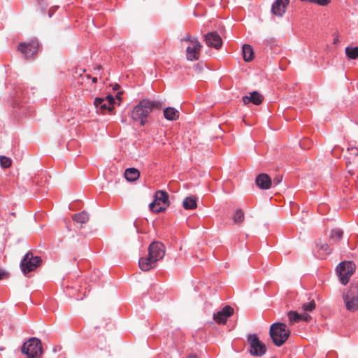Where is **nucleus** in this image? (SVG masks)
Returning <instances> with one entry per match:
<instances>
[{"label": "nucleus", "mask_w": 358, "mask_h": 358, "mask_svg": "<svg viewBox=\"0 0 358 358\" xmlns=\"http://www.w3.org/2000/svg\"><path fill=\"white\" fill-rule=\"evenodd\" d=\"M273 358H275V357H273Z\"/></svg>", "instance_id": "nucleus-42"}, {"label": "nucleus", "mask_w": 358, "mask_h": 358, "mask_svg": "<svg viewBox=\"0 0 358 358\" xmlns=\"http://www.w3.org/2000/svg\"><path fill=\"white\" fill-rule=\"evenodd\" d=\"M182 42L186 43V57L189 61L198 60L200 57V52L202 48L201 44L195 37L187 34L181 39Z\"/></svg>", "instance_id": "nucleus-3"}, {"label": "nucleus", "mask_w": 358, "mask_h": 358, "mask_svg": "<svg viewBox=\"0 0 358 358\" xmlns=\"http://www.w3.org/2000/svg\"><path fill=\"white\" fill-rule=\"evenodd\" d=\"M355 264L352 262H343L337 266L336 271L340 281L346 285L355 271Z\"/></svg>", "instance_id": "nucleus-7"}, {"label": "nucleus", "mask_w": 358, "mask_h": 358, "mask_svg": "<svg viewBox=\"0 0 358 358\" xmlns=\"http://www.w3.org/2000/svg\"><path fill=\"white\" fill-rule=\"evenodd\" d=\"M187 358H198L196 355H189Z\"/></svg>", "instance_id": "nucleus-37"}, {"label": "nucleus", "mask_w": 358, "mask_h": 358, "mask_svg": "<svg viewBox=\"0 0 358 358\" xmlns=\"http://www.w3.org/2000/svg\"><path fill=\"white\" fill-rule=\"evenodd\" d=\"M73 220L80 224H85L89 220V215L85 211L74 214L72 217Z\"/></svg>", "instance_id": "nucleus-27"}, {"label": "nucleus", "mask_w": 358, "mask_h": 358, "mask_svg": "<svg viewBox=\"0 0 358 358\" xmlns=\"http://www.w3.org/2000/svg\"><path fill=\"white\" fill-rule=\"evenodd\" d=\"M205 41L208 46L219 49L222 45L221 37L215 32L208 33L205 36Z\"/></svg>", "instance_id": "nucleus-14"}, {"label": "nucleus", "mask_w": 358, "mask_h": 358, "mask_svg": "<svg viewBox=\"0 0 358 358\" xmlns=\"http://www.w3.org/2000/svg\"><path fill=\"white\" fill-rule=\"evenodd\" d=\"M317 248L315 251V256L321 259H325L331 252L329 245L326 243L320 241L317 243Z\"/></svg>", "instance_id": "nucleus-15"}, {"label": "nucleus", "mask_w": 358, "mask_h": 358, "mask_svg": "<svg viewBox=\"0 0 358 358\" xmlns=\"http://www.w3.org/2000/svg\"><path fill=\"white\" fill-rule=\"evenodd\" d=\"M269 333L273 343L281 346L289 337L290 330L285 323L277 322L271 324Z\"/></svg>", "instance_id": "nucleus-2"}, {"label": "nucleus", "mask_w": 358, "mask_h": 358, "mask_svg": "<svg viewBox=\"0 0 358 358\" xmlns=\"http://www.w3.org/2000/svg\"><path fill=\"white\" fill-rule=\"evenodd\" d=\"M263 101L264 96L256 91L250 92L248 96H244L243 97V101L245 104L252 103L255 105H259Z\"/></svg>", "instance_id": "nucleus-16"}, {"label": "nucleus", "mask_w": 358, "mask_h": 358, "mask_svg": "<svg viewBox=\"0 0 358 358\" xmlns=\"http://www.w3.org/2000/svg\"><path fill=\"white\" fill-rule=\"evenodd\" d=\"M169 194L166 192L159 190L155 195V200L150 204V209L153 213H161L169 206Z\"/></svg>", "instance_id": "nucleus-5"}, {"label": "nucleus", "mask_w": 358, "mask_h": 358, "mask_svg": "<svg viewBox=\"0 0 358 358\" xmlns=\"http://www.w3.org/2000/svg\"><path fill=\"white\" fill-rule=\"evenodd\" d=\"M196 198L194 196L186 197L183 201V207L187 210L195 209L197 206Z\"/></svg>", "instance_id": "nucleus-25"}, {"label": "nucleus", "mask_w": 358, "mask_h": 358, "mask_svg": "<svg viewBox=\"0 0 358 358\" xmlns=\"http://www.w3.org/2000/svg\"><path fill=\"white\" fill-rule=\"evenodd\" d=\"M92 82H93L94 83H96L97 82V78H96V77H94V78H92Z\"/></svg>", "instance_id": "nucleus-38"}, {"label": "nucleus", "mask_w": 358, "mask_h": 358, "mask_svg": "<svg viewBox=\"0 0 358 358\" xmlns=\"http://www.w3.org/2000/svg\"><path fill=\"white\" fill-rule=\"evenodd\" d=\"M312 144H313L312 141L310 139H309L308 138H305L302 139L299 143V145L303 150L310 149L312 146Z\"/></svg>", "instance_id": "nucleus-31"}, {"label": "nucleus", "mask_w": 358, "mask_h": 358, "mask_svg": "<svg viewBox=\"0 0 358 358\" xmlns=\"http://www.w3.org/2000/svg\"><path fill=\"white\" fill-rule=\"evenodd\" d=\"M343 231L340 229H334L331 231L329 242L331 244L338 243L343 238Z\"/></svg>", "instance_id": "nucleus-21"}, {"label": "nucleus", "mask_w": 358, "mask_h": 358, "mask_svg": "<svg viewBox=\"0 0 358 358\" xmlns=\"http://www.w3.org/2000/svg\"><path fill=\"white\" fill-rule=\"evenodd\" d=\"M250 352L253 356L261 357L266 352V345L260 341L257 334H250L248 337Z\"/></svg>", "instance_id": "nucleus-10"}, {"label": "nucleus", "mask_w": 358, "mask_h": 358, "mask_svg": "<svg viewBox=\"0 0 358 358\" xmlns=\"http://www.w3.org/2000/svg\"><path fill=\"white\" fill-rule=\"evenodd\" d=\"M162 107V103L160 101L143 99L134 108L131 117L135 121H139L141 126H144L148 115L154 110H159Z\"/></svg>", "instance_id": "nucleus-1"}, {"label": "nucleus", "mask_w": 358, "mask_h": 358, "mask_svg": "<svg viewBox=\"0 0 358 358\" xmlns=\"http://www.w3.org/2000/svg\"><path fill=\"white\" fill-rule=\"evenodd\" d=\"M355 182H356L357 187H358V176H357V180H356Z\"/></svg>", "instance_id": "nucleus-39"}, {"label": "nucleus", "mask_w": 358, "mask_h": 358, "mask_svg": "<svg viewBox=\"0 0 358 358\" xmlns=\"http://www.w3.org/2000/svg\"><path fill=\"white\" fill-rule=\"evenodd\" d=\"M334 355L333 353H329L327 355V358H329L330 356Z\"/></svg>", "instance_id": "nucleus-40"}, {"label": "nucleus", "mask_w": 358, "mask_h": 358, "mask_svg": "<svg viewBox=\"0 0 358 358\" xmlns=\"http://www.w3.org/2000/svg\"><path fill=\"white\" fill-rule=\"evenodd\" d=\"M302 308L304 311H312L315 308V303L312 300L308 303H304L302 305Z\"/></svg>", "instance_id": "nucleus-32"}, {"label": "nucleus", "mask_w": 358, "mask_h": 358, "mask_svg": "<svg viewBox=\"0 0 358 358\" xmlns=\"http://www.w3.org/2000/svg\"><path fill=\"white\" fill-rule=\"evenodd\" d=\"M346 308L352 312L358 310V285H352L344 295Z\"/></svg>", "instance_id": "nucleus-9"}, {"label": "nucleus", "mask_w": 358, "mask_h": 358, "mask_svg": "<svg viewBox=\"0 0 358 358\" xmlns=\"http://www.w3.org/2000/svg\"><path fill=\"white\" fill-rule=\"evenodd\" d=\"M94 104L96 108L97 113L104 115L113 112L115 108V101L112 95H108L104 98H95Z\"/></svg>", "instance_id": "nucleus-6"}, {"label": "nucleus", "mask_w": 358, "mask_h": 358, "mask_svg": "<svg viewBox=\"0 0 358 358\" xmlns=\"http://www.w3.org/2000/svg\"><path fill=\"white\" fill-rule=\"evenodd\" d=\"M77 287V285L73 287H70L69 285L66 286V293L70 295L72 297H75L77 300H81L83 299L84 296H86L87 292V288H83L82 286H80V288L77 290V293H72L70 289H76Z\"/></svg>", "instance_id": "nucleus-20"}, {"label": "nucleus", "mask_w": 358, "mask_h": 358, "mask_svg": "<svg viewBox=\"0 0 358 358\" xmlns=\"http://www.w3.org/2000/svg\"><path fill=\"white\" fill-rule=\"evenodd\" d=\"M345 52L349 59H358V46H348L345 49Z\"/></svg>", "instance_id": "nucleus-26"}, {"label": "nucleus", "mask_w": 358, "mask_h": 358, "mask_svg": "<svg viewBox=\"0 0 358 358\" xmlns=\"http://www.w3.org/2000/svg\"><path fill=\"white\" fill-rule=\"evenodd\" d=\"M140 176V172L135 168H129L125 170L124 177L128 181H136Z\"/></svg>", "instance_id": "nucleus-23"}, {"label": "nucleus", "mask_w": 358, "mask_h": 358, "mask_svg": "<svg viewBox=\"0 0 358 358\" xmlns=\"http://www.w3.org/2000/svg\"><path fill=\"white\" fill-rule=\"evenodd\" d=\"M156 260H154L152 257L150 256L148 254V256L146 257H141L139 259V268L144 271H148L156 266Z\"/></svg>", "instance_id": "nucleus-18"}, {"label": "nucleus", "mask_w": 358, "mask_h": 358, "mask_svg": "<svg viewBox=\"0 0 358 358\" xmlns=\"http://www.w3.org/2000/svg\"><path fill=\"white\" fill-rule=\"evenodd\" d=\"M164 116L168 120H176L179 117V111L174 108L168 107L164 110Z\"/></svg>", "instance_id": "nucleus-22"}, {"label": "nucleus", "mask_w": 358, "mask_h": 358, "mask_svg": "<svg viewBox=\"0 0 358 358\" xmlns=\"http://www.w3.org/2000/svg\"><path fill=\"white\" fill-rule=\"evenodd\" d=\"M256 184L261 189H269L271 186V178L266 173H261L256 178Z\"/></svg>", "instance_id": "nucleus-19"}, {"label": "nucleus", "mask_w": 358, "mask_h": 358, "mask_svg": "<svg viewBox=\"0 0 358 358\" xmlns=\"http://www.w3.org/2000/svg\"><path fill=\"white\" fill-rule=\"evenodd\" d=\"M288 318L291 323L299 322L301 320V315L296 312L289 311L288 313Z\"/></svg>", "instance_id": "nucleus-28"}, {"label": "nucleus", "mask_w": 358, "mask_h": 358, "mask_svg": "<svg viewBox=\"0 0 358 358\" xmlns=\"http://www.w3.org/2000/svg\"><path fill=\"white\" fill-rule=\"evenodd\" d=\"M234 310L230 306H225L221 310L213 314V320L218 324H225L229 317L233 315Z\"/></svg>", "instance_id": "nucleus-12"}, {"label": "nucleus", "mask_w": 358, "mask_h": 358, "mask_svg": "<svg viewBox=\"0 0 358 358\" xmlns=\"http://www.w3.org/2000/svg\"><path fill=\"white\" fill-rule=\"evenodd\" d=\"M6 276V273L3 270L0 269V280L4 278Z\"/></svg>", "instance_id": "nucleus-36"}, {"label": "nucleus", "mask_w": 358, "mask_h": 358, "mask_svg": "<svg viewBox=\"0 0 358 358\" xmlns=\"http://www.w3.org/2000/svg\"><path fill=\"white\" fill-rule=\"evenodd\" d=\"M234 222L241 223L244 220V213L241 209H238L233 217Z\"/></svg>", "instance_id": "nucleus-29"}, {"label": "nucleus", "mask_w": 358, "mask_h": 358, "mask_svg": "<svg viewBox=\"0 0 358 358\" xmlns=\"http://www.w3.org/2000/svg\"><path fill=\"white\" fill-rule=\"evenodd\" d=\"M289 0H277L272 6L273 13L278 16H282L286 10Z\"/></svg>", "instance_id": "nucleus-17"}, {"label": "nucleus", "mask_w": 358, "mask_h": 358, "mask_svg": "<svg viewBox=\"0 0 358 358\" xmlns=\"http://www.w3.org/2000/svg\"><path fill=\"white\" fill-rule=\"evenodd\" d=\"M39 43L36 40L29 42H22L19 44L17 50L27 59L32 57L38 50Z\"/></svg>", "instance_id": "nucleus-11"}, {"label": "nucleus", "mask_w": 358, "mask_h": 358, "mask_svg": "<svg viewBox=\"0 0 358 358\" xmlns=\"http://www.w3.org/2000/svg\"><path fill=\"white\" fill-rule=\"evenodd\" d=\"M301 320L308 321L310 319V316L306 313L301 314Z\"/></svg>", "instance_id": "nucleus-35"}, {"label": "nucleus", "mask_w": 358, "mask_h": 358, "mask_svg": "<svg viewBox=\"0 0 358 358\" xmlns=\"http://www.w3.org/2000/svg\"><path fill=\"white\" fill-rule=\"evenodd\" d=\"M22 352L26 354L27 358H41L43 355L41 340L35 337L29 338L23 344Z\"/></svg>", "instance_id": "nucleus-4"}, {"label": "nucleus", "mask_w": 358, "mask_h": 358, "mask_svg": "<svg viewBox=\"0 0 358 358\" xmlns=\"http://www.w3.org/2000/svg\"><path fill=\"white\" fill-rule=\"evenodd\" d=\"M0 164L3 168L7 169L11 166L12 161L9 157H7L6 156H1L0 157Z\"/></svg>", "instance_id": "nucleus-30"}, {"label": "nucleus", "mask_w": 358, "mask_h": 358, "mask_svg": "<svg viewBox=\"0 0 358 358\" xmlns=\"http://www.w3.org/2000/svg\"><path fill=\"white\" fill-rule=\"evenodd\" d=\"M348 151L350 152V155H352L353 156L358 155V148L357 147H354V146L348 147Z\"/></svg>", "instance_id": "nucleus-33"}, {"label": "nucleus", "mask_w": 358, "mask_h": 358, "mask_svg": "<svg viewBox=\"0 0 358 358\" xmlns=\"http://www.w3.org/2000/svg\"><path fill=\"white\" fill-rule=\"evenodd\" d=\"M41 263V257L38 256H34L31 252H29L26 254L22 260L20 267L23 273L27 274L38 268Z\"/></svg>", "instance_id": "nucleus-8"}, {"label": "nucleus", "mask_w": 358, "mask_h": 358, "mask_svg": "<svg viewBox=\"0 0 358 358\" xmlns=\"http://www.w3.org/2000/svg\"><path fill=\"white\" fill-rule=\"evenodd\" d=\"M148 253L154 260L157 262L162 259L165 255L164 245L161 242H153L149 246Z\"/></svg>", "instance_id": "nucleus-13"}, {"label": "nucleus", "mask_w": 358, "mask_h": 358, "mask_svg": "<svg viewBox=\"0 0 358 358\" xmlns=\"http://www.w3.org/2000/svg\"><path fill=\"white\" fill-rule=\"evenodd\" d=\"M243 57L245 62H250L253 59L254 52L251 45L245 44L243 46Z\"/></svg>", "instance_id": "nucleus-24"}, {"label": "nucleus", "mask_w": 358, "mask_h": 358, "mask_svg": "<svg viewBox=\"0 0 358 358\" xmlns=\"http://www.w3.org/2000/svg\"><path fill=\"white\" fill-rule=\"evenodd\" d=\"M280 180H277L276 183H277V184H278V183H279V182H280Z\"/></svg>", "instance_id": "nucleus-41"}, {"label": "nucleus", "mask_w": 358, "mask_h": 358, "mask_svg": "<svg viewBox=\"0 0 358 358\" xmlns=\"http://www.w3.org/2000/svg\"><path fill=\"white\" fill-rule=\"evenodd\" d=\"M266 45L273 48V46L276 45V41L274 38H269L265 41Z\"/></svg>", "instance_id": "nucleus-34"}]
</instances>
